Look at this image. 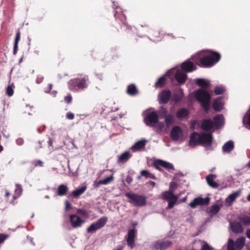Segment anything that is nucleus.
Segmentation results:
<instances>
[{"mask_svg": "<svg viewBox=\"0 0 250 250\" xmlns=\"http://www.w3.org/2000/svg\"><path fill=\"white\" fill-rule=\"evenodd\" d=\"M220 53L214 51H208V54L203 55L197 64L202 67H210L218 62L221 59Z\"/></svg>", "mask_w": 250, "mask_h": 250, "instance_id": "1", "label": "nucleus"}, {"mask_svg": "<svg viewBox=\"0 0 250 250\" xmlns=\"http://www.w3.org/2000/svg\"><path fill=\"white\" fill-rule=\"evenodd\" d=\"M88 76L81 75L80 77L69 80L68 83V88L70 91L74 92L83 91L88 87Z\"/></svg>", "mask_w": 250, "mask_h": 250, "instance_id": "2", "label": "nucleus"}, {"mask_svg": "<svg viewBox=\"0 0 250 250\" xmlns=\"http://www.w3.org/2000/svg\"><path fill=\"white\" fill-rule=\"evenodd\" d=\"M195 97L201 104L204 109L208 112L209 109V102L211 99L210 94L207 91L199 89L195 94Z\"/></svg>", "mask_w": 250, "mask_h": 250, "instance_id": "3", "label": "nucleus"}, {"mask_svg": "<svg viewBox=\"0 0 250 250\" xmlns=\"http://www.w3.org/2000/svg\"><path fill=\"white\" fill-rule=\"evenodd\" d=\"M125 196L128 199V202L135 207H143L146 205V197L144 195L127 192Z\"/></svg>", "mask_w": 250, "mask_h": 250, "instance_id": "4", "label": "nucleus"}, {"mask_svg": "<svg viewBox=\"0 0 250 250\" xmlns=\"http://www.w3.org/2000/svg\"><path fill=\"white\" fill-rule=\"evenodd\" d=\"M153 166L159 171H163L162 167L165 168L169 172H172L175 170L173 165L168 162L162 160L157 159L153 162Z\"/></svg>", "mask_w": 250, "mask_h": 250, "instance_id": "5", "label": "nucleus"}, {"mask_svg": "<svg viewBox=\"0 0 250 250\" xmlns=\"http://www.w3.org/2000/svg\"><path fill=\"white\" fill-rule=\"evenodd\" d=\"M153 166L159 171H163L162 167L165 168L169 172H172L175 170L173 165L168 162L162 160L157 159L153 162Z\"/></svg>", "mask_w": 250, "mask_h": 250, "instance_id": "6", "label": "nucleus"}, {"mask_svg": "<svg viewBox=\"0 0 250 250\" xmlns=\"http://www.w3.org/2000/svg\"><path fill=\"white\" fill-rule=\"evenodd\" d=\"M163 199L168 201L167 208H172L178 200V197L173 194L172 190L164 191L161 195Z\"/></svg>", "mask_w": 250, "mask_h": 250, "instance_id": "7", "label": "nucleus"}, {"mask_svg": "<svg viewBox=\"0 0 250 250\" xmlns=\"http://www.w3.org/2000/svg\"><path fill=\"white\" fill-rule=\"evenodd\" d=\"M108 221V218L104 216L99 219L95 223L91 224L86 229L88 233H92L95 232L104 227Z\"/></svg>", "mask_w": 250, "mask_h": 250, "instance_id": "8", "label": "nucleus"}, {"mask_svg": "<svg viewBox=\"0 0 250 250\" xmlns=\"http://www.w3.org/2000/svg\"><path fill=\"white\" fill-rule=\"evenodd\" d=\"M144 121L146 125L154 127L159 121L158 115L157 112L152 111L145 116Z\"/></svg>", "mask_w": 250, "mask_h": 250, "instance_id": "9", "label": "nucleus"}, {"mask_svg": "<svg viewBox=\"0 0 250 250\" xmlns=\"http://www.w3.org/2000/svg\"><path fill=\"white\" fill-rule=\"evenodd\" d=\"M171 97V92L169 89L163 90L159 92L158 98L159 102L161 104L167 103Z\"/></svg>", "mask_w": 250, "mask_h": 250, "instance_id": "10", "label": "nucleus"}, {"mask_svg": "<svg viewBox=\"0 0 250 250\" xmlns=\"http://www.w3.org/2000/svg\"><path fill=\"white\" fill-rule=\"evenodd\" d=\"M137 236V230L132 229L128 230L126 235V242L127 245L130 248H133L135 247V238Z\"/></svg>", "mask_w": 250, "mask_h": 250, "instance_id": "11", "label": "nucleus"}, {"mask_svg": "<svg viewBox=\"0 0 250 250\" xmlns=\"http://www.w3.org/2000/svg\"><path fill=\"white\" fill-rule=\"evenodd\" d=\"M199 139V144H207L210 145L212 142V136L209 133H202L198 136Z\"/></svg>", "mask_w": 250, "mask_h": 250, "instance_id": "12", "label": "nucleus"}, {"mask_svg": "<svg viewBox=\"0 0 250 250\" xmlns=\"http://www.w3.org/2000/svg\"><path fill=\"white\" fill-rule=\"evenodd\" d=\"M209 203V198L206 197L203 198L198 197L195 198L190 203L189 206L192 208H195L198 205H208Z\"/></svg>", "mask_w": 250, "mask_h": 250, "instance_id": "13", "label": "nucleus"}, {"mask_svg": "<svg viewBox=\"0 0 250 250\" xmlns=\"http://www.w3.org/2000/svg\"><path fill=\"white\" fill-rule=\"evenodd\" d=\"M173 244L172 241L166 240L164 241H156L154 243V248L156 250H165L170 247Z\"/></svg>", "mask_w": 250, "mask_h": 250, "instance_id": "14", "label": "nucleus"}, {"mask_svg": "<svg viewBox=\"0 0 250 250\" xmlns=\"http://www.w3.org/2000/svg\"><path fill=\"white\" fill-rule=\"evenodd\" d=\"M183 134V130L179 126H174L170 131V137L174 141H177L179 139L180 136Z\"/></svg>", "mask_w": 250, "mask_h": 250, "instance_id": "15", "label": "nucleus"}, {"mask_svg": "<svg viewBox=\"0 0 250 250\" xmlns=\"http://www.w3.org/2000/svg\"><path fill=\"white\" fill-rule=\"evenodd\" d=\"M70 222L73 228H77L82 226L83 221L75 214L70 215Z\"/></svg>", "mask_w": 250, "mask_h": 250, "instance_id": "16", "label": "nucleus"}, {"mask_svg": "<svg viewBox=\"0 0 250 250\" xmlns=\"http://www.w3.org/2000/svg\"><path fill=\"white\" fill-rule=\"evenodd\" d=\"M214 126V122L210 119H204L202 121L201 128L205 131H209Z\"/></svg>", "mask_w": 250, "mask_h": 250, "instance_id": "17", "label": "nucleus"}, {"mask_svg": "<svg viewBox=\"0 0 250 250\" xmlns=\"http://www.w3.org/2000/svg\"><path fill=\"white\" fill-rule=\"evenodd\" d=\"M182 69L186 72H190L196 69L193 63L190 61L184 62L181 65Z\"/></svg>", "mask_w": 250, "mask_h": 250, "instance_id": "18", "label": "nucleus"}, {"mask_svg": "<svg viewBox=\"0 0 250 250\" xmlns=\"http://www.w3.org/2000/svg\"><path fill=\"white\" fill-rule=\"evenodd\" d=\"M199 133L196 132L192 133L189 137V145L191 147H194L199 145V139H198Z\"/></svg>", "mask_w": 250, "mask_h": 250, "instance_id": "19", "label": "nucleus"}, {"mask_svg": "<svg viewBox=\"0 0 250 250\" xmlns=\"http://www.w3.org/2000/svg\"><path fill=\"white\" fill-rule=\"evenodd\" d=\"M175 78L179 84H183L187 79V75L182 71L178 70L175 74Z\"/></svg>", "mask_w": 250, "mask_h": 250, "instance_id": "20", "label": "nucleus"}, {"mask_svg": "<svg viewBox=\"0 0 250 250\" xmlns=\"http://www.w3.org/2000/svg\"><path fill=\"white\" fill-rule=\"evenodd\" d=\"M189 111L186 108H181L176 112V115L177 118L180 120L187 119L189 115Z\"/></svg>", "mask_w": 250, "mask_h": 250, "instance_id": "21", "label": "nucleus"}, {"mask_svg": "<svg viewBox=\"0 0 250 250\" xmlns=\"http://www.w3.org/2000/svg\"><path fill=\"white\" fill-rule=\"evenodd\" d=\"M230 225L232 231L235 233H241L244 230L243 226L240 222H231Z\"/></svg>", "mask_w": 250, "mask_h": 250, "instance_id": "22", "label": "nucleus"}, {"mask_svg": "<svg viewBox=\"0 0 250 250\" xmlns=\"http://www.w3.org/2000/svg\"><path fill=\"white\" fill-rule=\"evenodd\" d=\"M223 106L221 97L217 98L212 104V108L215 111H221L223 109Z\"/></svg>", "mask_w": 250, "mask_h": 250, "instance_id": "23", "label": "nucleus"}, {"mask_svg": "<svg viewBox=\"0 0 250 250\" xmlns=\"http://www.w3.org/2000/svg\"><path fill=\"white\" fill-rule=\"evenodd\" d=\"M86 187L83 186L81 188L73 190L70 194L69 197L72 198H78L86 190Z\"/></svg>", "mask_w": 250, "mask_h": 250, "instance_id": "24", "label": "nucleus"}, {"mask_svg": "<svg viewBox=\"0 0 250 250\" xmlns=\"http://www.w3.org/2000/svg\"><path fill=\"white\" fill-rule=\"evenodd\" d=\"M68 191V187L65 185L62 184L59 186L57 189V194L60 196H63L67 194Z\"/></svg>", "mask_w": 250, "mask_h": 250, "instance_id": "25", "label": "nucleus"}, {"mask_svg": "<svg viewBox=\"0 0 250 250\" xmlns=\"http://www.w3.org/2000/svg\"><path fill=\"white\" fill-rule=\"evenodd\" d=\"M214 177H215V175L211 174H209L206 177V181L210 187L213 188H217L219 187V184L214 181Z\"/></svg>", "mask_w": 250, "mask_h": 250, "instance_id": "26", "label": "nucleus"}, {"mask_svg": "<svg viewBox=\"0 0 250 250\" xmlns=\"http://www.w3.org/2000/svg\"><path fill=\"white\" fill-rule=\"evenodd\" d=\"M234 147V145L233 142L232 141H229L223 145L222 149L224 152L229 153L233 149Z\"/></svg>", "mask_w": 250, "mask_h": 250, "instance_id": "27", "label": "nucleus"}, {"mask_svg": "<svg viewBox=\"0 0 250 250\" xmlns=\"http://www.w3.org/2000/svg\"><path fill=\"white\" fill-rule=\"evenodd\" d=\"M131 156V155L129 152L125 151L119 156L118 162L122 163H125L129 160Z\"/></svg>", "mask_w": 250, "mask_h": 250, "instance_id": "28", "label": "nucleus"}, {"mask_svg": "<svg viewBox=\"0 0 250 250\" xmlns=\"http://www.w3.org/2000/svg\"><path fill=\"white\" fill-rule=\"evenodd\" d=\"M213 120L214 121V126H215L216 128H218L223 125L224 121L223 115L220 114L214 116Z\"/></svg>", "mask_w": 250, "mask_h": 250, "instance_id": "29", "label": "nucleus"}, {"mask_svg": "<svg viewBox=\"0 0 250 250\" xmlns=\"http://www.w3.org/2000/svg\"><path fill=\"white\" fill-rule=\"evenodd\" d=\"M245 238L244 237H240L237 239L235 242V250H241L244 246Z\"/></svg>", "mask_w": 250, "mask_h": 250, "instance_id": "30", "label": "nucleus"}, {"mask_svg": "<svg viewBox=\"0 0 250 250\" xmlns=\"http://www.w3.org/2000/svg\"><path fill=\"white\" fill-rule=\"evenodd\" d=\"M146 143V140L139 141L133 146L132 148L134 150H140L145 146Z\"/></svg>", "mask_w": 250, "mask_h": 250, "instance_id": "31", "label": "nucleus"}, {"mask_svg": "<svg viewBox=\"0 0 250 250\" xmlns=\"http://www.w3.org/2000/svg\"><path fill=\"white\" fill-rule=\"evenodd\" d=\"M240 196V191H236L234 192L229 195V196L226 198V201L227 203L231 204L235 200Z\"/></svg>", "mask_w": 250, "mask_h": 250, "instance_id": "32", "label": "nucleus"}, {"mask_svg": "<svg viewBox=\"0 0 250 250\" xmlns=\"http://www.w3.org/2000/svg\"><path fill=\"white\" fill-rule=\"evenodd\" d=\"M238 220L240 222L242 223L245 226H249L250 225V217L247 215H243L239 216L238 217Z\"/></svg>", "mask_w": 250, "mask_h": 250, "instance_id": "33", "label": "nucleus"}, {"mask_svg": "<svg viewBox=\"0 0 250 250\" xmlns=\"http://www.w3.org/2000/svg\"><path fill=\"white\" fill-rule=\"evenodd\" d=\"M21 38V32L19 30H18L16 33V38L15 39L14 44V49H13V54L16 55L18 49V43L19 42Z\"/></svg>", "mask_w": 250, "mask_h": 250, "instance_id": "34", "label": "nucleus"}, {"mask_svg": "<svg viewBox=\"0 0 250 250\" xmlns=\"http://www.w3.org/2000/svg\"><path fill=\"white\" fill-rule=\"evenodd\" d=\"M196 83L199 86L203 88H207L209 86V83L204 79L200 78L196 80Z\"/></svg>", "mask_w": 250, "mask_h": 250, "instance_id": "35", "label": "nucleus"}, {"mask_svg": "<svg viewBox=\"0 0 250 250\" xmlns=\"http://www.w3.org/2000/svg\"><path fill=\"white\" fill-rule=\"evenodd\" d=\"M22 192V188L20 184L16 185V188L15 189V193L13 196V198L15 200L19 198Z\"/></svg>", "mask_w": 250, "mask_h": 250, "instance_id": "36", "label": "nucleus"}, {"mask_svg": "<svg viewBox=\"0 0 250 250\" xmlns=\"http://www.w3.org/2000/svg\"><path fill=\"white\" fill-rule=\"evenodd\" d=\"M220 209V207L219 205H213L208 208V212L212 216L217 214L219 211Z\"/></svg>", "mask_w": 250, "mask_h": 250, "instance_id": "37", "label": "nucleus"}, {"mask_svg": "<svg viewBox=\"0 0 250 250\" xmlns=\"http://www.w3.org/2000/svg\"><path fill=\"white\" fill-rule=\"evenodd\" d=\"M114 17L116 20H119L123 23L125 24L126 22V17L122 11L120 12H116L114 14Z\"/></svg>", "mask_w": 250, "mask_h": 250, "instance_id": "38", "label": "nucleus"}, {"mask_svg": "<svg viewBox=\"0 0 250 250\" xmlns=\"http://www.w3.org/2000/svg\"><path fill=\"white\" fill-rule=\"evenodd\" d=\"M127 93L130 95H134L138 93V90L135 85L133 84L129 85L127 88Z\"/></svg>", "mask_w": 250, "mask_h": 250, "instance_id": "39", "label": "nucleus"}, {"mask_svg": "<svg viewBox=\"0 0 250 250\" xmlns=\"http://www.w3.org/2000/svg\"><path fill=\"white\" fill-rule=\"evenodd\" d=\"M140 174H141V176H143V177H144L146 178H149L154 180L156 179V176L153 174L150 173L148 170H141Z\"/></svg>", "mask_w": 250, "mask_h": 250, "instance_id": "40", "label": "nucleus"}, {"mask_svg": "<svg viewBox=\"0 0 250 250\" xmlns=\"http://www.w3.org/2000/svg\"><path fill=\"white\" fill-rule=\"evenodd\" d=\"M165 119L166 124L167 127L171 125L174 121L173 115L170 114H168Z\"/></svg>", "mask_w": 250, "mask_h": 250, "instance_id": "41", "label": "nucleus"}, {"mask_svg": "<svg viewBox=\"0 0 250 250\" xmlns=\"http://www.w3.org/2000/svg\"><path fill=\"white\" fill-rule=\"evenodd\" d=\"M166 78L163 76L158 79L155 83V86L157 87H162L165 84Z\"/></svg>", "mask_w": 250, "mask_h": 250, "instance_id": "42", "label": "nucleus"}, {"mask_svg": "<svg viewBox=\"0 0 250 250\" xmlns=\"http://www.w3.org/2000/svg\"><path fill=\"white\" fill-rule=\"evenodd\" d=\"M157 113L161 118H165L168 114L167 109L163 106H161Z\"/></svg>", "mask_w": 250, "mask_h": 250, "instance_id": "43", "label": "nucleus"}, {"mask_svg": "<svg viewBox=\"0 0 250 250\" xmlns=\"http://www.w3.org/2000/svg\"><path fill=\"white\" fill-rule=\"evenodd\" d=\"M15 88L14 84L12 83L11 84H9L6 89V94L10 97L12 96L14 94V88Z\"/></svg>", "mask_w": 250, "mask_h": 250, "instance_id": "44", "label": "nucleus"}, {"mask_svg": "<svg viewBox=\"0 0 250 250\" xmlns=\"http://www.w3.org/2000/svg\"><path fill=\"white\" fill-rule=\"evenodd\" d=\"M113 176H111L109 177H107L106 178H105L102 180H100L99 181V182L98 183L97 187H98L99 185H100L108 184L110 183L113 180Z\"/></svg>", "mask_w": 250, "mask_h": 250, "instance_id": "45", "label": "nucleus"}, {"mask_svg": "<svg viewBox=\"0 0 250 250\" xmlns=\"http://www.w3.org/2000/svg\"><path fill=\"white\" fill-rule=\"evenodd\" d=\"M225 91V88L222 86H217L215 87L214 92L216 95H220Z\"/></svg>", "mask_w": 250, "mask_h": 250, "instance_id": "46", "label": "nucleus"}, {"mask_svg": "<svg viewBox=\"0 0 250 250\" xmlns=\"http://www.w3.org/2000/svg\"><path fill=\"white\" fill-rule=\"evenodd\" d=\"M228 250H235V242L231 239H229L228 243Z\"/></svg>", "mask_w": 250, "mask_h": 250, "instance_id": "47", "label": "nucleus"}, {"mask_svg": "<svg viewBox=\"0 0 250 250\" xmlns=\"http://www.w3.org/2000/svg\"><path fill=\"white\" fill-rule=\"evenodd\" d=\"M32 164L35 167H42L43 166V162L40 160H34L32 162Z\"/></svg>", "mask_w": 250, "mask_h": 250, "instance_id": "48", "label": "nucleus"}, {"mask_svg": "<svg viewBox=\"0 0 250 250\" xmlns=\"http://www.w3.org/2000/svg\"><path fill=\"white\" fill-rule=\"evenodd\" d=\"M9 235L5 233H0V244L2 243L9 237Z\"/></svg>", "mask_w": 250, "mask_h": 250, "instance_id": "49", "label": "nucleus"}, {"mask_svg": "<svg viewBox=\"0 0 250 250\" xmlns=\"http://www.w3.org/2000/svg\"><path fill=\"white\" fill-rule=\"evenodd\" d=\"M243 123L246 122L250 126V113L247 114L243 118Z\"/></svg>", "mask_w": 250, "mask_h": 250, "instance_id": "50", "label": "nucleus"}, {"mask_svg": "<svg viewBox=\"0 0 250 250\" xmlns=\"http://www.w3.org/2000/svg\"><path fill=\"white\" fill-rule=\"evenodd\" d=\"M64 102L67 104H70L72 102V97L70 94H68L64 98Z\"/></svg>", "mask_w": 250, "mask_h": 250, "instance_id": "51", "label": "nucleus"}, {"mask_svg": "<svg viewBox=\"0 0 250 250\" xmlns=\"http://www.w3.org/2000/svg\"><path fill=\"white\" fill-rule=\"evenodd\" d=\"M182 96L177 94H174L173 97V101L175 103L179 102L182 100Z\"/></svg>", "mask_w": 250, "mask_h": 250, "instance_id": "52", "label": "nucleus"}, {"mask_svg": "<svg viewBox=\"0 0 250 250\" xmlns=\"http://www.w3.org/2000/svg\"><path fill=\"white\" fill-rule=\"evenodd\" d=\"M150 35L153 38L158 37L159 34L158 31L151 30L149 33Z\"/></svg>", "mask_w": 250, "mask_h": 250, "instance_id": "53", "label": "nucleus"}, {"mask_svg": "<svg viewBox=\"0 0 250 250\" xmlns=\"http://www.w3.org/2000/svg\"><path fill=\"white\" fill-rule=\"evenodd\" d=\"M77 212L79 214H80V215H81L82 216H86L87 215V211L83 209H78Z\"/></svg>", "mask_w": 250, "mask_h": 250, "instance_id": "54", "label": "nucleus"}, {"mask_svg": "<svg viewBox=\"0 0 250 250\" xmlns=\"http://www.w3.org/2000/svg\"><path fill=\"white\" fill-rule=\"evenodd\" d=\"M212 248L209 246L207 243H205L202 247L201 250H211Z\"/></svg>", "mask_w": 250, "mask_h": 250, "instance_id": "55", "label": "nucleus"}, {"mask_svg": "<svg viewBox=\"0 0 250 250\" xmlns=\"http://www.w3.org/2000/svg\"><path fill=\"white\" fill-rule=\"evenodd\" d=\"M177 184L175 182H171L169 185V190H172V189L177 188Z\"/></svg>", "mask_w": 250, "mask_h": 250, "instance_id": "56", "label": "nucleus"}, {"mask_svg": "<svg viewBox=\"0 0 250 250\" xmlns=\"http://www.w3.org/2000/svg\"><path fill=\"white\" fill-rule=\"evenodd\" d=\"M44 79V77L42 76H38L36 79V83L38 84L42 83Z\"/></svg>", "mask_w": 250, "mask_h": 250, "instance_id": "57", "label": "nucleus"}, {"mask_svg": "<svg viewBox=\"0 0 250 250\" xmlns=\"http://www.w3.org/2000/svg\"><path fill=\"white\" fill-rule=\"evenodd\" d=\"M66 118L69 120H73L74 118V115L71 112H68L66 115Z\"/></svg>", "mask_w": 250, "mask_h": 250, "instance_id": "58", "label": "nucleus"}, {"mask_svg": "<svg viewBox=\"0 0 250 250\" xmlns=\"http://www.w3.org/2000/svg\"><path fill=\"white\" fill-rule=\"evenodd\" d=\"M16 143L19 146H21L23 144L24 140L21 138H19L16 140Z\"/></svg>", "mask_w": 250, "mask_h": 250, "instance_id": "59", "label": "nucleus"}, {"mask_svg": "<svg viewBox=\"0 0 250 250\" xmlns=\"http://www.w3.org/2000/svg\"><path fill=\"white\" fill-rule=\"evenodd\" d=\"M65 209L66 210H68L71 208V205L68 201H65Z\"/></svg>", "mask_w": 250, "mask_h": 250, "instance_id": "60", "label": "nucleus"}, {"mask_svg": "<svg viewBox=\"0 0 250 250\" xmlns=\"http://www.w3.org/2000/svg\"><path fill=\"white\" fill-rule=\"evenodd\" d=\"M164 127V124L162 122H158L157 125H156L157 128L159 129V130H161Z\"/></svg>", "mask_w": 250, "mask_h": 250, "instance_id": "61", "label": "nucleus"}, {"mask_svg": "<svg viewBox=\"0 0 250 250\" xmlns=\"http://www.w3.org/2000/svg\"><path fill=\"white\" fill-rule=\"evenodd\" d=\"M126 182L128 184H130L132 181H133V179L131 177V176H129V175H127L126 176V180H125Z\"/></svg>", "mask_w": 250, "mask_h": 250, "instance_id": "62", "label": "nucleus"}, {"mask_svg": "<svg viewBox=\"0 0 250 250\" xmlns=\"http://www.w3.org/2000/svg\"><path fill=\"white\" fill-rule=\"evenodd\" d=\"M45 126L43 125L42 126H41L38 128V131L39 133H41L45 129Z\"/></svg>", "mask_w": 250, "mask_h": 250, "instance_id": "63", "label": "nucleus"}, {"mask_svg": "<svg viewBox=\"0 0 250 250\" xmlns=\"http://www.w3.org/2000/svg\"><path fill=\"white\" fill-rule=\"evenodd\" d=\"M42 144H41V141H39L37 143V145H36V149L37 150H38L39 149L41 148L42 147V146H41Z\"/></svg>", "mask_w": 250, "mask_h": 250, "instance_id": "64", "label": "nucleus"}]
</instances>
